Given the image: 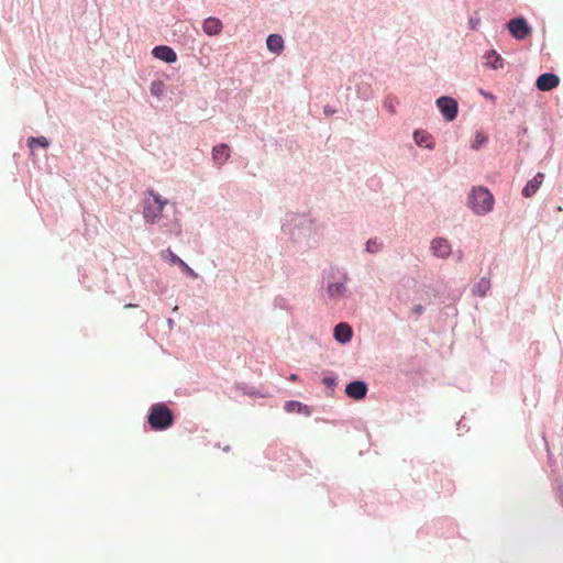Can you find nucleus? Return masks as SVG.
Segmentation results:
<instances>
[{
    "label": "nucleus",
    "mask_w": 563,
    "mask_h": 563,
    "mask_svg": "<svg viewBox=\"0 0 563 563\" xmlns=\"http://www.w3.org/2000/svg\"><path fill=\"white\" fill-rule=\"evenodd\" d=\"M494 201V196L485 187H473L468 196V206L481 216L492 211Z\"/></svg>",
    "instance_id": "f257e3e1"
},
{
    "label": "nucleus",
    "mask_w": 563,
    "mask_h": 563,
    "mask_svg": "<svg viewBox=\"0 0 563 563\" xmlns=\"http://www.w3.org/2000/svg\"><path fill=\"white\" fill-rule=\"evenodd\" d=\"M147 422L153 430H166L173 426L174 415L165 404L157 402L150 408Z\"/></svg>",
    "instance_id": "f03ea898"
},
{
    "label": "nucleus",
    "mask_w": 563,
    "mask_h": 563,
    "mask_svg": "<svg viewBox=\"0 0 563 563\" xmlns=\"http://www.w3.org/2000/svg\"><path fill=\"white\" fill-rule=\"evenodd\" d=\"M166 205L167 200L162 199V197L153 190H147L143 206V217L145 221L151 224L156 223Z\"/></svg>",
    "instance_id": "7ed1b4c3"
},
{
    "label": "nucleus",
    "mask_w": 563,
    "mask_h": 563,
    "mask_svg": "<svg viewBox=\"0 0 563 563\" xmlns=\"http://www.w3.org/2000/svg\"><path fill=\"white\" fill-rule=\"evenodd\" d=\"M507 27L516 40H525L530 34V27L523 18L511 19Z\"/></svg>",
    "instance_id": "20e7f679"
},
{
    "label": "nucleus",
    "mask_w": 563,
    "mask_h": 563,
    "mask_svg": "<svg viewBox=\"0 0 563 563\" xmlns=\"http://www.w3.org/2000/svg\"><path fill=\"white\" fill-rule=\"evenodd\" d=\"M437 106L445 120L452 121L457 115V102L450 97H440Z\"/></svg>",
    "instance_id": "39448f33"
},
{
    "label": "nucleus",
    "mask_w": 563,
    "mask_h": 563,
    "mask_svg": "<svg viewBox=\"0 0 563 563\" xmlns=\"http://www.w3.org/2000/svg\"><path fill=\"white\" fill-rule=\"evenodd\" d=\"M560 84V78L552 73H544L540 75L536 81V86L541 91H549L556 88Z\"/></svg>",
    "instance_id": "423d86ee"
},
{
    "label": "nucleus",
    "mask_w": 563,
    "mask_h": 563,
    "mask_svg": "<svg viewBox=\"0 0 563 563\" xmlns=\"http://www.w3.org/2000/svg\"><path fill=\"white\" fill-rule=\"evenodd\" d=\"M346 395L352 399H363L367 393V386L364 382L356 380L346 385Z\"/></svg>",
    "instance_id": "0eeeda50"
},
{
    "label": "nucleus",
    "mask_w": 563,
    "mask_h": 563,
    "mask_svg": "<svg viewBox=\"0 0 563 563\" xmlns=\"http://www.w3.org/2000/svg\"><path fill=\"white\" fill-rule=\"evenodd\" d=\"M431 251L433 255L445 258L451 254V244L443 238L434 239L431 243Z\"/></svg>",
    "instance_id": "6e6552de"
},
{
    "label": "nucleus",
    "mask_w": 563,
    "mask_h": 563,
    "mask_svg": "<svg viewBox=\"0 0 563 563\" xmlns=\"http://www.w3.org/2000/svg\"><path fill=\"white\" fill-rule=\"evenodd\" d=\"M231 150L227 144H219L212 148V159L219 166H223L230 158Z\"/></svg>",
    "instance_id": "1a4fd4ad"
},
{
    "label": "nucleus",
    "mask_w": 563,
    "mask_h": 563,
    "mask_svg": "<svg viewBox=\"0 0 563 563\" xmlns=\"http://www.w3.org/2000/svg\"><path fill=\"white\" fill-rule=\"evenodd\" d=\"M152 54L155 58L164 60L166 63H175L177 60V55L175 51L165 45H159L153 48Z\"/></svg>",
    "instance_id": "9d476101"
},
{
    "label": "nucleus",
    "mask_w": 563,
    "mask_h": 563,
    "mask_svg": "<svg viewBox=\"0 0 563 563\" xmlns=\"http://www.w3.org/2000/svg\"><path fill=\"white\" fill-rule=\"evenodd\" d=\"M544 180V174L538 173L532 179H530L522 189V196L526 198L532 197L540 188Z\"/></svg>",
    "instance_id": "9b49d317"
},
{
    "label": "nucleus",
    "mask_w": 563,
    "mask_h": 563,
    "mask_svg": "<svg viewBox=\"0 0 563 563\" xmlns=\"http://www.w3.org/2000/svg\"><path fill=\"white\" fill-rule=\"evenodd\" d=\"M334 338L340 343H347L352 339V329L347 323H339L334 328Z\"/></svg>",
    "instance_id": "f8f14e48"
},
{
    "label": "nucleus",
    "mask_w": 563,
    "mask_h": 563,
    "mask_svg": "<svg viewBox=\"0 0 563 563\" xmlns=\"http://www.w3.org/2000/svg\"><path fill=\"white\" fill-rule=\"evenodd\" d=\"M202 29L210 36L218 35L222 31V22L217 18H208L203 21Z\"/></svg>",
    "instance_id": "ddd939ff"
},
{
    "label": "nucleus",
    "mask_w": 563,
    "mask_h": 563,
    "mask_svg": "<svg viewBox=\"0 0 563 563\" xmlns=\"http://www.w3.org/2000/svg\"><path fill=\"white\" fill-rule=\"evenodd\" d=\"M347 280V277H344ZM328 296L332 299H340L346 294L345 282L330 284L327 288Z\"/></svg>",
    "instance_id": "4468645a"
},
{
    "label": "nucleus",
    "mask_w": 563,
    "mask_h": 563,
    "mask_svg": "<svg viewBox=\"0 0 563 563\" xmlns=\"http://www.w3.org/2000/svg\"><path fill=\"white\" fill-rule=\"evenodd\" d=\"M267 48L275 54H279L284 48V40L278 34H271L266 41Z\"/></svg>",
    "instance_id": "2eb2a0df"
},
{
    "label": "nucleus",
    "mask_w": 563,
    "mask_h": 563,
    "mask_svg": "<svg viewBox=\"0 0 563 563\" xmlns=\"http://www.w3.org/2000/svg\"><path fill=\"white\" fill-rule=\"evenodd\" d=\"M485 64L493 69L503 68L504 66V59L500 57V55L496 51H489L485 54Z\"/></svg>",
    "instance_id": "dca6fc26"
},
{
    "label": "nucleus",
    "mask_w": 563,
    "mask_h": 563,
    "mask_svg": "<svg viewBox=\"0 0 563 563\" xmlns=\"http://www.w3.org/2000/svg\"><path fill=\"white\" fill-rule=\"evenodd\" d=\"M415 141L420 146L424 145L428 148H432L433 147V143L431 141V136L427 132L416 131L415 132Z\"/></svg>",
    "instance_id": "f3484780"
},
{
    "label": "nucleus",
    "mask_w": 563,
    "mask_h": 563,
    "mask_svg": "<svg viewBox=\"0 0 563 563\" xmlns=\"http://www.w3.org/2000/svg\"><path fill=\"white\" fill-rule=\"evenodd\" d=\"M490 288V282L487 278H482L474 287V292L484 297Z\"/></svg>",
    "instance_id": "a211bd4d"
},
{
    "label": "nucleus",
    "mask_w": 563,
    "mask_h": 563,
    "mask_svg": "<svg viewBox=\"0 0 563 563\" xmlns=\"http://www.w3.org/2000/svg\"><path fill=\"white\" fill-rule=\"evenodd\" d=\"M150 90L153 96L161 98L166 90V86L162 80H154L151 84Z\"/></svg>",
    "instance_id": "6ab92c4d"
},
{
    "label": "nucleus",
    "mask_w": 563,
    "mask_h": 563,
    "mask_svg": "<svg viewBox=\"0 0 563 563\" xmlns=\"http://www.w3.org/2000/svg\"><path fill=\"white\" fill-rule=\"evenodd\" d=\"M164 258H167L172 265H180L183 260L178 257L172 250L167 249L162 253Z\"/></svg>",
    "instance_id": "aec40b11"
},
{
    "label": "nucleus",
    "mask_w": 563,
    "mask_h": 563,
    "mask_svg": "<svg viewBox=\"0 0 563 563\" xmlns=\"http://www.w3.org/2000/svg\"><path fill=\"white\" fill-rule=\"evenodd\" d=\"M35 145H40L42 147H48L49 143L46 137L40 136V137H30L29 139V146L31 148H34Z\"/></svg>",
    "instance_id": "412c9836"
},
{
    "label": "nucleus",
    "mask_w": 563,
    "mask_h": 563,
    "mask_svg": "<svg viewBox=\"0 0 563 563\" xmlns=\"http://www.w3.org/2000/svg\"><path fill=\"white\" fill-rule=\"evenodd\" d=\"M487 142V136L482 132H476L474 141L472 143L473 150H478L482 145Z\"/></svg>",
    "instance_id": "4be33fe9"
},
{
    "label": "nucleus",
    "mask_w": 563,
    "mask_h": 563,
    "mask_svg": "<svg viewBox=\"0 0 563 563\" xmlns=\"http://www.w3.org/2000/svg\"><path fill=\"white\" fill-rule=\"evenodd\" d=\"M380 243L377 240H368L366 243V251L369 253H376L380 250Z\"/></svg>",
    "instance_id": "5701e85b"
},
{
    "label": "nucleus",
    "mask_w": 563,
    "mask_h": 563,
    "mask_svg": "<svg viewBox=\"0 0 563 563\" xmlns=\"http://www.w3.org/2000/svg\"><path fill=\"white\" fill-rule=\"evenodd\" d=\"M179 267L183 269V272L185 274H187L189 277L196 279L198 278V274L192 269L190 268L184 261L181 262V264L179 265Z\"/></svg>",
    "instance_id": "b1692460"
},
{
    "label": "nucleus",
    "mask_w": 563,
    "mask_h": 563,
    "mask_svg": "<svg viewBox=\"0 0 563 563\" xmlns=\"http://www.w3.org/2000/svg\"><path fill=\"white\" fill-rule=\"evenodd\" d=\"M301 408V404L298 401H288L285 406L287 411H299Z\"/></svg>",
    "instance_id": "393cba45"
},
{
    "label": "nucleus",
    "mask_w": 563,
    "mask_h": 563,
    "mask_svg": "<svg viewBox=\"0 0 563 563\" xmlns=\"http://www.w3.org/2000/svg\"><path fill=\"white\" fill-rule=\"evenodd\" d=\"M385 108L388 109V111L390 113H395V104H394V100L393 99H386L385 100V103H384Z\"/></svg>",
    "instance_id": "a878e982"
},
{
    "label": "nucleus",
    "mask_w": 563,
    "mask_h": 563,
    "mask_svg": "<svg viewBox=\"0 0 563 563\" xmlns=\"http://www.w3.org/2000/svg\"><path fill=\"white\" fill-rule=\"evenodd\" d=\"M423 311H424V308H423V306H422V305H416V306H413V307H412V309H411V312H412L413 314H416V316H420V314H422V313H423Z\"/></svg>",
    "instance_id": "bb28decb"
},
{
    "label": "nucleus",
    "mask_w": 563,
    "mask_h": 563,
    "mask_svg": "<svg viewBox=\"0 0 563 563\" xmlns=\"http://www.w3.org/2000/svg\"><path fill=\"white\" fill-rule=\"evenodd\" d=\"M323 383L328 386H332L335 383V379L333 377H324Z\"/></svg>",
    "instance_id": "cd10ccee"
},
{
    "label": "nucleus",
    "mask_w": 563,
    "mask_h": 563,
    "mask_svg": "<svg viewBox=\"0 0 563 563\" xmlns=\"http://www.w3.org/2000/svg\"><path fill=\"white\" fill-rule=\"evenodd\" d=\"M289 379L290 380H296L297 379V375H295V374L290 375Z\"/></svg>",
    "instance_id": "c85d7f7f"
},
{
    "label": "nucleus",
    "mask_w": 563,
    "mask_h": 563,
    "mask_svg": "<svg viewBox=\"0 0 563 563\" xmlns=\"http://www.w3.org/2000/svg\"><path fill=\"white\" fill-rule=\"evenodd\" d=\"M125 307H126V308H132V307H135V306H134V305H132V303H129V305H126Z\"/></svg>",
    "instance_id": "c756f323"
}]
</instances>
